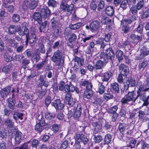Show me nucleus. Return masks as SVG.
<instances>
[{"label":"nucleus","mask_w":149,"mask_h":149,"mask_svg":"<svg viewBox=\"0 0 149 149\" xmlns=\"http://www.w3.org/2000/svg\"><path fill=\"white\" fill-rule=\"evenodd\" d=\"M93 136V139L95 143H99L102 140V137L100 135H94Z\"/></svg>","instance_id":"nucleus-38"},{"label":"nucleus","mask_w":149,"mask_h":149,"mask_svg":"<svg viewBox=\"0 0 149 149\" xmlns=\"http://www.w3.org/2000/svg\"><path fill=\"white\" fill-rule=\"evenodd\" d=\"M138 9L135 5L133 6L130 8V13L134 15L137 12Z\"/></svg>","instance_id":"nucleus-55"},{"label":"nucleus","mask_w":149,"mask_h":149,"mask_svg":"<svg viewBox=\"0 0 149 149\" xmlns=\"http://www.w3.org/2000/svg\"><path fill=\"white\" fill-rule=\"evenodd\" d=\"M3 6L4 7L7 8L8 10L10 13H12L14 11V7L13 6H9L8 3H4Z\"/></svg>","instance_id":"nucleus-43"},{"label":"nucleus","mask_w":149,"mask_h":149,"mask_svg":"<svg viewBox=\"0 0 149 149\" xmlns=\"http://www.w3.org/2000/svg\"><path fill=\"white\" fill-rule=\"evenodd\" d=\"M30 63V60L29 59L25 58L22 60V67L24 69L26 68L27 66Z\"/></svg>","instance_id":"nucleus-37"},{"label":"nucleus","mask_w":149,"mask_h":149,"mask_svg":"<svg viewBox=\"0 0 149 149\" xmlns=\"http://www.w3.org/2000/svg\"><path fill=\"white\" fill-rule=\"evenodd\" d=\"M41 14L42 18H46L49 16L51 12L50 10L47 6L43 7L41 9Z\"/></svg>","instance_id":"nucleus-10"},{"label":"nucleus","mask_w":149,"mask_h":149,"mask_svg":"<svg viewBox=\"0 0 149 149\" xmlns=\"http://www.w3.org/2000/svg\"><path fill=\"white\" fill-rule=\"evenodd\" d=\"M114 9L113 7L111 6L107 7L105 10V13L109 16H112L114 14Z\"/></svg>","instance_id":"nucleus-21"},{"label":"nucleus","mask_w":149,"mask_h":149,"mask_svg":"<svg viewBox=\"0 0 149 149\" xmlns=\"http://www.w3.org/2000/svg\"><path fill=\"white\" fill-rule=\"evenodd\" d=\"M36 36L34 32H31V34L29 36H28V38L27 40H26V44L28 43V41L31 43H34L36 41Z\"/></svg>","instance_id":"nucleus-18"},{"label":"nucleus","mask_w":149,"mask_h":149,"mask_svg":"<svg viewBox=\"0 0 149 149\" xmlns=\"http://www.w3.org/2000/svg\"><path fill=\"white\" fill-rule=\"evenodd\" d=\"M111 136L110 135L107 134L106 135L104 139L105 143L106 144H109L111 141Z\"/></svg>","instance_id":"nucleus-49"},{"label":"nucleus","mask_w":149,"mask_h":149,"mask_svg":"<svg viewBox=\"0 0 149 149\" xmlns=\"http://www.w3.org/2000/svg\"><path fill=\"white\" fill-rule=\"evenodd\" d=\"M119 69L120 74L123 76H127L128 74L129 68L128 66L123 64H122L120 65Z\"/></svg>","instance_id":"nucleus-8"},{"label":"nucleus","mask_w":149,"mask_h":149,"mask_svg":"<svg viewBox=\"0 0 149 149\" xmlns=\"http://www.w3.org/2000/svg\"><path fill=\"white\" fill-rule=\"evenodd\" d=\"M137 87L139 90L137 91V96L135 100H136L137 98L139 97L140 100L145 101L146 99V95L145 91L148 89L143 85H142L140 82H138L137 83Z\"/></svg>","instance_id":"nucleus-2"},{"label":"nucleus","mask_w":149,"mask_h":149,"mask_svg":"<svg viewBox=\"0 0 149 149\" xmlns=\"http://www.w3.org/2000/svg\"><path fill=\"white\" fill-rule=\"evenodd\" d=\"M4 58L5 60L7 62L11 61L13 59V57L10 56L8 54H5L4 55Z\"/></svg>","instance_id":"nucleus-63"},{"label":"nucleus","mask_w":149,"mask_h":149,"mask_svg":"<svg viewBox=\"0 0 149 149\" xmlns=\"http://www.w3.org/2000/svg\"><path fill=\"white\" fill-rule=\"evenodd\" d=\"M59 125L55 124L52 126V130L54 132H57L59 130Z\"/></svg>","instance_id":"nucleus-60"},{"label":"nucleus","mask_w":149,"mask_h":149,"mask_svg":"<svg viewBox=\"0 0 149 149\" xmlns=\"http://www.w3.org/2000/svg\"><path fill=\"white\" fill-rule=\"evenodd\" d=\"M20 18L19 15L17 14H14L12 17L13 22H18Z\"/></svg>","instance_id":"nucleus-48"},{"label":"nucleus","mask_w":149,"mask_h":149,"mask_svg":"<svg viewBox=\"0 0 149 149\" xmlns=\"http://www.w3.org/2000/svg\"><path fill=\"white\" fill-rule=\"evenodd\" d=\"M62 56L60 53L59 50L55 52L51 58V60L57 66H59L61 63Z\"/></svg>","instance_id":"nucleus-3"},{"label":"nucleus","mask_w":149,"mask_h":149,"mask_svg":"<svg viewBox=\"0 0 149 149\" xmlns=\"http://www.w3.org/2000/svg\"><path fill=\"white\" fill-rule=\"evenodd\" d=\"M77 36L74 33H71L66 39H67L69 43H71L72 42L74 41L77 39Z\"/></svg>","instance_id":"nucleus-26"},{"label":"nucleus","mask_w":149,"mask_h":149,"mask_svg":"<svg viewBox=\"0 0 149 149\" xmlns=\"http://www.w3.org/2000/svg\"><path fill=\"white\" fill-rule=\"evenodd\" d=\"M105 88V87L101 84L98 87L97 92L99 93L100 94H102L104 93Z\"/></svg>","instance_id":"nucleus-42"},{"label":"nucleus","mask_w":149,"mask_h":149,"mask_svg":"<svg viewBox=\"0 0 149 149\" xmlns=\"http://www.w3.org/2000/svg\"><path fill=\"white\" fill-rule=\"evenodd\" d=\"M55 116V115L54 113L48 112L46 113L45 117L47 120H50L53 119Z\"/></svg>","instance_id":"nucleus-30"},{"label":"nucleus","mask_w":149,"mask_h":149,"mask_svg":"<svg viewBox=\"0 0 149 149\" xmlns=\"http://www.w3.org/2000/svg\"><path fill=\"white\" fill-rule=\"evenodd\" d=\"M82 25L81 23H78L76 24L70 25V27L71 29L75 30L79 29Z\"/></svg>","instance_id":"nucleus-39"},{"label":"nucleus","mask_w":149,"mask_h":149,"mask_svg":"<svg viewBox=\"0 0 149 149\" xmlns=\"http://www.w3.org/2000/svg\"><path fill=\"white\" fill-rule=\"evenodd\" d=\"M113 74L110 71H107L104 73H100L99 77H101V79L103 81H108L112 77Z\"/></svg>","instance_id":"nucleus-4"},{"label":"nucleus","mask_w":149,"mask_h":149,"mask_svg":"<svg viewBox=\"0 0 149 149\" xmlns=\"http://www.w3.org/2000/svg\"><path fill=\"white\" fill-rule=\"evenodd\" d=\"M100 19L103 24H106L108 22V18L105 15H102L100 17Z\"/></svg>","instance_id":"nucleus-53"},{"label":"nucleus","mask_w":149,"mask_h":149,"mask_svg":"<svg viewBox=\"0 0 149 149\" xmlns=\"http://www.w3.org/2000/svg\"><path fill=\"white\" fill-rule=\"evenodd\" d=\"M22 134L21 132L17 131L15 135V140L16 143L19 144L22 140Z\"/></svg>","instance_id":"nucleus-22"},{"label":"nucleus","mask_w":149,"mask_h":149,"mask_svg":"<svg viewBox=\"0 0 149 149\" xmlns=\"http://www.w3.org/2000/svg\"><path fill=\"white\" fill-rule=\"evenodd\" d=\"M104 98L107 100L112 99L113 97V95L108 92H107V93H105L104 94Z\"/></svg>","instance_id":"nucleus-58"},{"label":"nucleus","mask_w":149,"mask_h":149,"mask_svg":"<svg viewBox=\"0 0 149 149\" xmlns=\"http://www.w3.org/2000/svg\"><path fill=\"white\" fill-rule=\"evenodd\" d=\"M58 18L57 17H53L51 20V22L52 27H56L59 24Z\"/></svg>","instance_id":"nucleus-25"},{"label":"nucleus","mask_w":149,"mask_h":149,"mask_svg":"<svg viewBox=\"0 0 149 149\" xmlns=\"http://www.w3.org/2000/svg\"><path fill=\"white\" fill-rule=\"evenodd\" d=\"M116 56L119 62H121L123 59V52L120 50H118L116 53Z\"/></svg>","instance_id":"nucleus-27"},{"label":"nucleus","mask_w":149,"mask_h":149,"mask_svg":"<svg viewBox=\"0 0 149 149\" xmlns=\"http://www.w3.org/2000/svg\"><path fill=\"white\" fill-rule=\"evenodd\" d=\"M81 107L80 105H78L73 115L74 118L76 119L79 117L81 114Z\"/></svg>","instance_id":"nucleus-20"},{"label":"nucleus","mask_w":149,"mask_h":149,"mask_svg":"<svg viewBox=\"0 0 149 149\" xmlns=\"http://www.w3.org/2000/svg\"><path fill=\"white\" fill-rule=\"evenodd\" d=\"M74 61L75 62L77 63L78 64L80 67L82 66L84 64V60L83 59L80 57H75Z\"/></svg>","instance_id":"nucleus-36"},{"label":"nucleus","mask_w":149,"mask_h":149,"mask_svg":"<svg viewBox=\"0 0 149 149\" xmlns=\"http://www.w3.org/2000/svg\"><path fill=\"white\" fill-rule=\"evenodd\" d=\"M126 126V125L125 123H119L118 128L120 132H123L125 130Z\"/></svg>","instance_id":"nucleus-59"},{"label":"nucleus","mask_w":149,"mask_h":149,"mask_svg":"<svg viewBox=\"0 0 149 149\" xmlns=\"http://www.w3.org/2000/svg\"><path fill=\"white\" fill-rule=\"evenodd\" d=\"M65 102L69 107H73L75 105L76 100L71 97L70 93H67L65 96Z\"/></svg>","instance_id":"nucleus-5"},{"label":"nucleus","mask_w":149,"mask_h":149,"mask_svg":"<svg viewBox=\"0 0 149 149\" xmlns=\"http://www.w3.org/2000/svg\"><path fill=\"white\" fill-rule=\"evenodd\" d=\"M39 80L40 81V83L41 84V86H44L45 87H47L49 85V82L45 80L43 78V76L40 75V78Z\"/></svg>","instance_id":"nucleus-23"},{"label":"nucleus","mask_w":149,"mask_h":149,"mask_svg":"<svg viewBox=\"0 0 149 149\" xmlns=\"http://www.w3.org/2000/svg\"><path fill=\"white\" fill-rule=\"evenodd\" d=\"M115 54L111 48H109L105 51L104 58L106 59L112 60L114 58Z\"/></svg>","instance_id":"nucleus-9"},{"label":"nucleus","mask_w":149,"mask_h":149,"mask_svg":"<svg viewBox=\"0 0 149 149\" xmlns=\"http://www.w3.org/2000/svg\"><path fill=\"white\" fill-rule=\"evenodd\" d=\"M140 53L143 55V56L145 57L146 56L149 54V50H147L144 48H143L141 50Z\"/></svg>","instance_id":"nucleus-61"},{"label":"nucleus","mask_w":149,"mask_h":149,"mask_svg":"<svg viewBox=\"0 0 149 149\" xmlns=\"http://www.w3.org/2000/svg\"><path fill=\"white\" fill-rule=\"evenodd\" d=\"M47 62V61L46 60V58L45 59L41 62L37 64L36 66V68L38 70L41 69Z\"/></svg>","instance_id":"nucleus-35"},{"label":"nucleus","mask_w":149,"mask_h":149,"mask_svg":"<svg viewBox=\"0 0 149 149\" xmlns=\"http://www.w3.org/2000/svg\"><path fill=\"white\" fill-rule=\"evenodd\" d=\"M104 65V62L103 61L99 60L94 65L95 68L96 70L101 69Z\"/></svg>","instance_id":"nucleus-32"},{"label":"nucleus","mask_w":149,"mask_h":149,"mask_svg":"<svg viewBox=\"0 0 149 149\" xmlns=\"http://www.w3.org/2000/svg\"><path fill=\"white\" fill-rule=\"evenodd\" d=\"M7 136V133L4 129H2L0 131V137L3 138H6Z\"/></svg>","instance_id":"nucleus-51"},{"label":"nucleus","mask_w":149,"mask_h":149,"mask_svg":"<svg viewBox=\"0 0 149 149\" xmlns=\"http://www.w3.org/2000/svg\"><path fill=\"white\" fill-rule=\"evenodd\" d=\"M136 110L134 109L132 112L130 113L129 119H135L137 117L136 113Z\"/></svg>","instance_id":"nucleus-47"},{"label":"nucleus","mask_w":149,"mask_h":149,"mask_svg":"<svg viewBox=\"0 0 149 149\" xmlns=\"http://www.w3.org/2000/svg\"><path fill=\"white\" fill-rule=\"evenodd\" d=\"M144 4L143 0H141L139 1L135 5L137 8L138 10H140L143 6Z\"/></svg>","instance_id":"nucleus-50"},{"label":"nucleus","mask_w":149,"mask_h":149,"mask_svg":"<svg viewBox=\"0 0 149 149\" xmlns=\"http://www.w3.org/2000/svg\"><path fill=\"white\" fill-rule=\"evenodd\" d=\"M74 138L76 142L80 143L82 142L84 144H86L88 141L86 136L83 134H77Z\"/></svg>","instance_id":"nucleus-6"},{"label":"nucleus","mask_w":149,"mask_h":149,"mask_svg":"<svg viewBox=\"0 0 149 149\" xmlns=\"http://www.w3.org/2000/svg\"><path fill=\"white\" fill-rule=\"evenodd\" d=\"M128 4V2L127 0H123L121 2L120 6L123 10H125L127 8Z\"/></svg>","instance_id":"nucleus-46"},{"label":"nucleus","mask_w":149,"mask_h":149,"mask_svg":"<svg viewBox=\"0 0 149 149\" xmlns=\"http://www.w3.org/2000/svg\"><path fill=\"white\" fill-rule=\"evenodd\" d=\"M95 45L100 44V50L103 51L104 48L106 46V44L104 42V39L103 38H100L95 41Z\"/></svg>","instance_id":"nucleus-13"},{"label":"nucleus","mask_w":149,"mask_h":149,"mask_svg":"<svg viewBox=\"0 0 149 149\" xmlns=\"http://www.w3.org/2000/svg\"><path fill=\"white\" fill-rule=\"evenodd\" d=\"M80 84L82 86H86V90L91 89L92 86V84L90 81L85 80L82 81Z\"/></svg>","instance_id":"nucleus-16"},{"label":"nucleus","mask_w":149,"mask_h":149,"mask_svg":"<svg viewBox=\"0 0 149 149\" xmlns=\"http://www.w3.org/2000/svg\"><path fill=\"white\" fill-rule=\"evenodd\" d=\"M14 122L13 120L9 118L5 120L4 122L5 125L7 126L8 128H13L14 126Z\"/></svg>","instance_id":"nucleus-24"},{"label":"nucleus","mask_w":149,"mask_h":149,"mask_svg":"<svg viewBox=\"0 0 149 149\" xmlns=\"http://www.w3.org/2000/svg\"><path fill=\"white\" fill-rule=\"evenodd\" d=\"M41 14L39 13L36 12L34 13L33 15V18L35 20L37 21L38 23L40 22L41 19Z\"/></svg>","instance_id":"nucleus-34"},{"label":"nucleus","mask_w":149,"mask_h":149,"mask_svg":"<svg viewBox=\"0 0 149 149\" xmlns=\"http://www.w3.org/2000/svg\"><path fill=\"white\" fill-rule=\"evenodd\" d=\"M44 128L43 127L40 123H38L36 125L35 127V130L38 131L39 132H41Z\"/></svg>","instance_id":"nucleus-57"},{"label":"nucleus","mask_w":149,"mask_h":149,"mask_svg":"<svg viewBox=\"0 0 149 149\" xmlns=\"http://www.w3.org/2000/svg\"><path fill=\"white\" fill-rule=\"evenodd\" d=\"M118 109V106L116 105H115L109 109L107 111V112L109 113V114L115 113H117L116 111Z\"/></svg>","instance_id":"nucleus-40"},{"label":"nucleus","mask_w":149,"mask_h":149,"mask_svg":"<svg viewBox=\"0 0 149 149\" xmlns=\"http://www.w3.org/2000/svg\"><path fill=\"white\" fill-rule=\"evenodd\" d=\"M48 6L53 7H55L57 5V2L54 0H49L47 2Z\"/></svg>","instance_id":"nucleus-54"},{"label":"nucleus","mask_w":149,"mask_h":149,"mask_svg":"<svg viewBox=\"0 0 149 149\" xmlns=\"http://www.w3.org/2000/svg\"><path fill=\"white\" fill-rule=\"evenodd\" d=\"M134 95V91L129 92L125 97L127 98V100L130 101L132 100L133 99Z\"/></svg>","instance_id":"nucleus-41"},{"label":"nucleus","mask_w":149,"mask_h":149,"mask_svg":"<svg viewBox=\"0 0 149 149\" xmlns=\"http://www.w3.org/2000/svg\"><path fill=\"white\" fill-rule=\"evenodd\" d=\"M93 94V92L91 89L90 90H86L84 93V97L87 99H89L91 97Z\"/></svg>","instance_id":"nucleus-29"},{"label":"nucleus","mask_w":149,"mask_h":149,"mask_svg":"<svg viewBox=\"0 0 149 149\" xmlns=\"http://www.w3.org/2000/svg\"><path fill=\"white\" fill-rule=\"evenodd\" d=\"M16 32V29L15 25H12L10 26L8 29V32L10 34H14Z\"/></svg>","instance_id":"nucleus-33"},{"label":"nucleus","mask_w":149,"mask_h":149,"mask_svg":"<svg viewBox=\"0 0 149 149\" xmlns=\"http://www.w3.org/2000/svg\"><path fill=\"white\" fill-rule=\"evenodd\" d=\"M93 126L94 128V133H95V134L101 131L102 125L101 124L97 122H95L93 123Z\"/></svg>","instance_id":"nucleus-17"},{"label":"nucleus","mask_w":149,"mask_h":149,"mask_svg":"<svg viewBox=\"0 0 149 149\" xmlns=\"http://www.w3.org/2000/svg\"><path fill=\"white\" fill-rule=\"evenodd\" d=\"M36 52H40L42 54L45 53V49L44 45L42 44H40L39 48L37 49Z\"/></svg>","instance_id":"nucleus-52"},{"label":"nucleus","mask_w":149,"mask_h":149,"mask_svg":"<svg viewBox=\"0 0 149 149\" xmlns=\"http://www.w3.org/2000/svg\"><path fill=\"white\" fill-rule=\"evenodd\" d=\"M6 40L8 43L13 46V47L14 48H16L18 43L16 42L13 37L8 36L6 37Z\"/></svg>","instance_id":"nucleus-14"},{"label":"nucleus","mask_w":149,"mask_h":149,"mask_svg":"<svg viewBox=\"0 0 149 149\" xmlns=\"http://www.w3.org/2000/svg\"><path fill=\"white\" fill-rule=\"evenodd\" d=\"M17 32L18 34L22 36L24 35L26 36V40H28V36L29 34V31L28 28L26 27H22V28L19 27L17 29Z\"/></svg>","instance_id":"nucleus-7"},{"label":"nucleus","mask_w":149,"mask_h":149,"mask_svg":"<svg viewBox=\"0 0 149 149\" xmlns=\"http://www.w3.org/2000/svg\"><path fill=\"white\" fill-rule=\"evenodd\" d=\"M71 29L69 28H67L65 29L64 32L65 37L66 38L68 36L71 34Z\"/></svg>","instance_id":"nucleus-44"},{"label":"nucleus","mask_w":149,"mask_h":149,"mask_svg":"<svg viewBox=\"0 0 149 149\" xmlns=\"http://www.w3.org/2000/svg\"><path fill=\"white\" fill-rule=\"evenodd\" d=\"M7 102L9 107L12 110H13L15 108V105L16 103V101L14 99H12L10 97L7 99Z\"/></svg>","instance_id":"nucleus-19"},{"label":"nucleus","mask_w":149,"mask_h":149,"mask_svg":"<svg viewBox=\"0 0 149 149\" xmlns=\"http://www.w3.org/2000/svg\"><path fill=\"white\" fill-rule=\"evenodd\" d=\"M72 2L76 4L79 3V1L78 0H75L74 2L72 0H62L60 6L61 9L63 11H67L70 13L74 6Z\"/></svg>","instance_id":"nucleus-1"},{"label":"nucleus","mask_w":149,"mask_h":149,"mask_svg":"<svg viewBox=\"0 0 149 149\" xmlns=\"http://www.w3.org/2000/svg\"><path fill=\"white\" fill-rule=\"evenodd\" d=\"M127 83L128 87H134L136 85V81L134 78H131L127 80Z\"/></svg>","instance_id":"nucleus-31"},{"label":"nucleus","mask_w":149,"mask_h":149,"mask_svg":"<svg viewBox=\"0 0 149 149\" xmlns=\"http://www.w3.org/2000/svg\"><path fill=\"white\" fill-rule=\"evenodd\" d=\"M2 72L5 74H8L10 72V67L9 66H6L2 69Z\"/></svg>","instance_id":"nucleus-56"},{"label":"nucleus","mask_w":149,"mask_h":149,"mask_svg":"<svg viewBox=\"0 0 149 149\" xmlns=\"http://www.w3.org/2000/svg\"><path fill=\"white\" fill-rule=\"evenodd\" d=\"M100 25V22L98 21L95 20L91 24L90 28L92 31L97 30Z\"/></svg>","instance_id":"nucleus-12"},{"label":"nucleus","mask_w":149,"mask_h":149,"mask_svg":"<svg viewBox=\"0 0 149 149\" xmlns=\"http://www.w3.org/2000/svg\"><path fill=\"white\" fill-rule=\"evenodd\" d=\"M112 89L114 91L118 92L119 91L118 84L116 82L111 84Z\"/></svg>","instance_id":"nucleus-45"},{"label":"nucleus","mask_w":149,"mask_h":149,"mask_svg":"<svg viewBox=\"0 0 149 149\" xmlns=\"http://www.w3.org/2000/svg\"><path fill=\"white\" fill-rule=\"evenodd\" d=\"M10 86L1 89L0 92L1 97L3 99L7 97L10 92Z\"/></svg>","instance_id":"nucleus-11"},{"label":"nucleus","mask_w":149,"mask_h":149,"mask_svg":"<svg viewBox=\"0 0 149 149\" xmlns=\"http://www.w3.org/2000/svg\"><path fill=\"white\" fill-rule=\"evenodd\" d=\"M141 149H148L149 148V145L144 141H142L141 143Z\"/></svg>","instance_id":"nucleus-64"},{"label":"nucleus","mask_w":149,"mask_h":149,"mask_svg":"<svg viewBox=\"0 0 149 149\" xmlns=\"http://www.w3.org/2000/svg\"><path fill=\"white\" fill-rule=\"evenodd\" d=\"M23 116V113H22L19 112L17 111L15 112L13 115V117L15 120H17L19 119L22 120L23 119L22 117Z\"/></svg>","instance_id":"nucleus-28"},{"label":"nucleus","mask_w":149,"mask_h":149,"mask_svg":"<svg viewBox=\"0 0 149 149\" xmlns=\"http://www.w3.org/2000/svg\"><path fill=\"white\" fill-rule=\"evenodd\" d=\"M130 38L134 40H141V37L138 36H136L134 34H131L130 36Z\"/></svg>","instance_id":"nucleus-62"},{"label":"nucleus","mask_w":149,"mask_h":149,"mask_svg":"<svg viewBox=\"0 0 149 149\" xmlns=\"http://www.w3.org/2000/svg\"><path fill=\"white\" fill-rule=\"evenodd\" d=\"M40 54L39 52L36 51L31 56V61L33 63L34 61H35L36 63H37L40 59Z\"/></svg>","instance_id":"nucleus-15"}]
</instances>
